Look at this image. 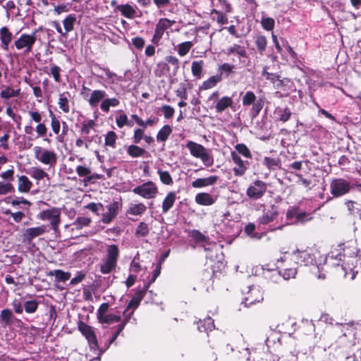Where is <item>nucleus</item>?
<instances>
[{
  "mask_svg": "<svg viewBox=\"0 0 361 361\" xmlns=\"http://www.w3.org/2000/svg\"><path fill=\"white\" fill-rule=\"evenodd\" d=\"M341 269L343 276L347 278L348 276L350 280H353L358 271L355 269V263H359L361 268V250H359L355 244L345 246L343 248V259H342Z\"/></svg>",
  "mask_w": 361,
  "mask_h": 361,
  "instance_id": "f257e3e1",
  "label": "nucleus"
},
{
  "mask_svg": "<svg viewBox=\"0 0 361 361\" xmlns=\"http://www.w3.org/2000/svg\"><path fill=\"white\" fill-rule=\"evenodd\" d=\"M288 260H293L295 264H302L303 263L305 265H308L316 263L314 252L310 248L302 250L296 249L292 251L291 253L285 252L283 256L277 260V262H286ZM293 267H296L295 265Z\"/></svg>",
  "mask_w": 361,
  "mask_h": 361,
  "instance_id": "f03ea898",
  "label": "nucleus"
},
{
  "mask_svg": "<svg viewBox=\"0 0 361 361\" xmlns=\"http://www.w3.org/2000/svg\"><path fill=\"white\" fill-rule=\"evenodd\" d=\"M119 256V249L116 245H108L106 248V254L99 265L100 271L107 274L113 271L116 266Z\"/></svg>",
  "mask_w": 361,
  "mask_h": 361,
  "instance_id": "7ed1b4c3",
  "label": "nucleus"
},
{
  "mask_svg": "<svg viewBox=\"0 0 361 361\" xmlns=\"http://www.w3.org/2000/svg\"><path fill=\"white\" fill-rule=\"evenodd\" d=\"M277 267L278 269H283V271L262 267V269L264 278L272 283H279L281 279V276L286 280L295 278L297 273V267H291L290 268H283L279 265Z\"/></svg>",
  "mask_w": 361,
  "mask_h": 361,
  "instance_id": "20e7f679",
  "label": "nucleus"
},
{
  "mask_svg": "<svg viewBox=\"0 0 361 361\" xmlns=\"http://www.w3.org/2000/svg\"><path fill=\"white\" fill-rule=\"evenodd\" d=\"M286 219L287 222L286 224L281 223L276 226L269 225V228H267V232H274L277 230L281 231L287 224H303L307 221L311 220L312 216L310 214L300 212L295 208H292L287 211Z\"/></svg>",
  "mask_w": 361,
  "mask_h": 361,
  "instance_id": "39448f33",
  "label": "nucleus"
},
{
  "mask_svg": "<svg viewBox=\"0 0 361 361\" xmlns=\"http://www.w3.org/2000/svg\"><path fill=\"white\" fill-rule=\"evenodd\" d=\"M185 146L189 149L190 154L195 158L200 159L206 166L213 165L214 157L210 149L193 141H188Z\"/></svg>",
  "mask_w": 361,
  "mask_h": 361,
  "instance_id": "423d86ee",
  "label": "nucleus"
},
{
  "mask_svg": "<svg viewBox=\"0 0 361 361\" xmlns=\"http://www.w3.org/2000/svg\"><path fill=\"white\" fill-rule=\"evenodd\" d=\"M34 157L41 164L54 167L58 161V155L54 149L44 148L41 146H35L33 148Z\"/></svg>",
  "mask_w": 361,
  "mask_h": 361,
  "instance_id": "0eeeda50",
  "label": "nucleus"
},
{
  "mask_svg": "<svg viewBox=\"0 0 361 361\" xmlns=\"http://www.w3.org/2000/svg\"><path fill=\"white\" fill-rule=\"evenodd\" d=\"M36 41V31L31 34L24 33L14 41L13 47L18 51H23L24 54H28L32 51Z\"/></svg>",
  "mask_w": 361,
  "mask_h": 361,
  "instance_id": "6e6552de",
  "label": "nucleus"
},
{
  "mask_svg": "<svg viewBox=\"0 0 361 361\" xmlns=\"http://www.w3.org/2000/svg\"><path fill=\"white\" fill-rule=\"evenodd\" d=\"M61 209L51 207L39 212L37 217L42 221H49L51 228L56 232L61 223Z\"/></svg>",
  "mask_w": 361,
  "mask_h": 361,
  "instance_id": "1a4fd4ad",
  "label": "nucleus"
},
{
  "mask_svg": "<svg viewBox=\"0 0 361 361\" xmlns=\"http://www.w3.org/2000/svg\"><path fill=\"white\" fill-rule=\"evenodd\" d=\"M279 214V209L276 205H266L263 207L262 215L257 219V223L259 226L270 224L278 219Z\"/></svg>",
  "mask_w": 361,
  "mask_h": 361,
  "instance_id": "9d476101",
  "label": "nucleus"
},
{
  "mask_svg": "<svg viewBox=\"0 0 361 361\" xmlns=\"http://www.w3.org/2000/svg\"><path fill=\"white\" fill-rule=\"evenodd\" d=\"M133 192L145 199H152L158 193V188L154 183L147 181L133 188Z\"/></svg>",
  "mask_w": 361,
  "mask_h": 361,
  "instance_id": "9b49d317",
  "label": "nucleus"
},
{
  "mask_svg": "<svg viewBox=\"0 0 361 361\" xmlns=\"http://www.w3.org/2000/svg\"><path fill=\"white\" fill-rule=\"evenodd\" d=\"M350 183L343 178H336L330 185L331 192L334 197H341L347 194L351 189Z\"/></svg>",
  "mask_w": 361,
  "mask_h": 361,
  "instance_id": "f8f14e48",
  "label": "nucleus"
},
{
  "mask_svg": "<svg viewBox=\"0 0 361 361\" xmlns=\"http://www.w3.org/2000/svg\"><path fill=\"white\" fill-rule=\"evenodd\" d=\"M267 185L262 180H255L247 189L246 195L252 200L260 199L266 192Z\"/></svg>",
  "mask_w": 361,
  "mask_h": 361,
  "instance_id": "ddd939ff",
  "label": "nucleus"
},
{
  "mask_svg": "<svg viewBox=\"0 0 361 361\" xmlns=\"http://www.w3.org/2000/svg\"><path fill=\"white\" fill-rule=\"evenodd\" d=\"M175 23V20H171L168 18L159 19L156 25L152 42L155 44H158L160 39L162 38L164 32L167 29L170 28Z\"/></svg>",
  "mask_w": 361,
  "mask_h": 361,
  "instance_id": "4468645a",
  "label": "nucleus"
},
{
  "mask_svg": "<svg viewBox=\"0 0 361 361\" xmlns=\"http://www.w3.org/2000/svg\"><path fill=\"white\" fill-rule=\"evenodd\" d=\"M78 327L81 334L86 338L90 347L93 350H96L98 347V343L94 329L81 321L78 322Z\"/></svg>",
  "mask_w": 361,
  "mask_h": 361,
  "instance_id": "2eb2a0df",
  "label": "nucleus"
},
{
  "mask_svg": "<svg viewBox=\"0 0 361 361\" xmlns=\"http://www.w3.org/2000/svg\"><path fill=\"white\" fill-rule=\"evenodd\" d=\"M263 300V293L259 286H252L249 287L247 292L244 298L245 306H250Z\"/></svg>",
  "mask_w": 361,
  "mask_h": 361,
  "instance_id": "dca6fc26",
  "label": "nucleus"
},
{
  "mask_svg": "<svg viewBox=\"0 0 361 361\" xmlns=\"http://www.w3.org/2000/svg\"><path fill=\"white\" fill-rule=\"evenodd\" d=\"M120 209V204L118 202H111L106 206L104 209L103 207V214L102 221L104 224L111 223L113 219L117 216Z\"/></svg>",
  "mask_w": 361,
  "mask_h": 361,
  "instance_id": "f3484780",
  "label": "nucleus"
},
{
  "mask_svg": "<svg viewBox=\"0 0 361 361\" xmlns=\"http://www.w3.org/2000/svg\"><path fill=\"white\" fill-rule=\"evenodd\" d=\"M231 157L235 164L233 169L234 174L237 176H243L247 169V161H244L235 152H231Z\"/></svg>",
  "mask_w": 361,
  "mask_h": 361,
  "instance_id": "a211bd4d",
  "label": "nucleus"
},
{
  "mask_svg": "<svg viewBox=\"0 0 361 361\" xmlns=\"http://www.w3.org/2000/svg\"><path fill=\"white\" fill-rule=\"evenodd\" d=\"M45 232L46 226L44 225L27 228L23 235V242L30 243L33 238L43 235Z\"/></svg>",
  "mask_w": 361,
  "mask_h": 361,
  "instance_id": "6ab92c4d",
  "label": "nucleus"
},
{
  "mask_svg": "<svg viewBox=\"0 0 361 361\" xmlns=\"http://www.w3.org/2000/svg\"><path fill=\"white\" fill-rule=\"evenodd\" d=\"M224 53L228 56H236L240 60L241 58H247V53L246 49L243 46L234 44L226 48Z\"/></svg>",
  "mask_w": 361,
  "mask_h": 361,
  "instance_id": "aec40b11",
  "label": "nucleus"
},
{
  "mask_svg": "<svg viewBox=\"0 0 361 361\" xmlns=\"http://www.w3.org/2000/svg\"><path fill=\"white\" fill-rule=\"evenodd\" d=\"M218 180L219 177L217 176H210L207 178H197L192 182L191 185L194 188H202L214 185Z\"/></svg>",
  "mask_w": 361,
  "mask_h": 361,
  "instance_id": "412c9836",
  "label": "nucleus"
},
{
  "mask_svg": "<svg viewBox=\"0 0 361 361\" xmlns=\"http://www.w3.org/2000/svg\"><path fill=\"white\" fill-rule=\"evenodd\" d=\"M106 96L104 90H95L92 91L89 99H87L90 106L94 107L98 105L100 102H102Z\"/></svg>",
  "mask_w": 361,
  "mask_h": 361,
  "instance_id": "4be33fe9",
  "label": "nucleus"
},
{
  "mask_svg": "<svg viewBox=\"0 0 361 361\" xmlns=\"http://www.w3.org/2000/svg\"><path fill=\"white\" fill-rule=\"evenodd\" d=\"M13 39V34L9 29L4 26L0 28V40L1 44V48L4 50H8L9 44L11 42Z\"/></svg>",
  "mask_w": 361,
  "mask_h": 361,
  "instance_id": "5701e85b",
  "label": "nucleus"
},
{
  "mask_svg": "<svg viewBox=\"0 0 361 361\" xmlns=\"http://www.w3.org/2000/svg\"><path fill=\"white\" fill-rule=\"evenodd\" d=\"M195 200L200 205L210 206L216 202V198L207 192H200L196 195Z\"/></svg>",
  "mask_w": 361,
  "mask_h": 361,
  "instance_id": "b1692460",
  "label": "nucleus"
},
{
  "mask_svg": "<svg viewBox=\"0 0 361 361\" xmlns=\"http://www.w3.org/2000/svg\"><path fill=\"white\" fill-rule=\"evenodd\" d=\"M117 11L126 18L132 19L136 16V6H133L130 4H121L116 6Z\"/></svg>",
  "mask_w": 361,
  "mask_h": 361,
  "instance_id": "393cba45",
  "label": "nucleus"
},
{
  "mask_svg": "<svg viewBox=\"0 0 361 361\" xmlns=\"http://www.w3.org/2000/svg\"><path fill=\"white\" fill-rule=\"evenodd\" d=\"M233 104V99L230 97L224 96L217 100L215 105L216 111L217 113H221L227 108L232 106Z\"/></svg>",
  "mask_w": 361,
  "mask_h": 361,
  "instance_id": "a878e982",
  "label": "nucleus"
},
{
  "mask_svg": "<svg viewBox=\"0 0 361 361\" xmlns=\"http://www.w3.org/2000/svg\"><path fill=\"white\" fill-rule=\"evenodd\" d=\"M176 194L175 192H169L162 202V212L167 213L173 206L176 200Z\"/></svg>",
  "mask_w": 361,
  "mask_h": 361,
  "instance_id": "bb28decb",
  "label": "nucleus"
},
{
  "mask_svg": "<svg viewBox=\"0 0 361 361\" xmlns=\"http://www.w3.org/2000/svg\"><path fill=\"white\" fill-rule=\"evenodd\" d=\"M18 190L20 192L26 193L28 192L32 185V182L26 176H20L18 179Z\"/></svg>",
  "mask_w": 361,
  "mask_h": 361,
  "instance_id": "cd10ccee",
  "label": "nucleus"
},
{
  "mask_svg": "<svg viewBox=\"0 0 361 361\" xmlns=\"http://www.w3.org/2000/svg\"><path fill=\"white\" fill-rule=\"evenodd\" d=\"M145 289L142 291L138 292L128 302L126 310L124 311V313L128 310L132 309L131 314L133 313L134 310L139 306L140 301L143 298L145 292Z\"/></svg>",
  "mask_w": 361,
  "mask_h": 361,
  "instance_id": "c85d7f7f",
  "label": "nucleus"
},
{
  "mask_svg": "<svg viewBox=\"0 0 361 361\" xmlns=\"http://www.w3.org/2000/svg\"><path fill=\"white\" fill-rule=\"evenodd\" d=\"M120 104L119 100L116 98H104L100 104V109L102 111L108 113L110 110V107H116Z\"/></svg>",
  "mask_w": 361,
  "mask_h": 361,
  "instance_id": "c756f323",
  "label": "nucleus"
},
{
  "mask_svg": "<svg viewBox=\"0 0 361 361\" xmlns=\"http://www.w3.org/2000/svg\"><path fill=\"white\" fill-rule=\"evenodd\" d=\"M147 209V207L143 203H130L129 204L127 213L130 215H142Z\"/></svg>",
  "mask_w": 361,
  "mask_h": 361,
  "instance_id": "7c9ffc66",
  "label": "nucleus"
},
{
  "mask_svg": "<svg viewBox=\"0 0 361 361\" xmlns=\"http://www.w3.org/2000/svg\"><path fill=\"white\" fill-rule=\"evenodd\" d=\"M28 173L36 180H41L45 178L49 179V174L39 167H31Z\"/></svg>",
  "mask_w": 361,
  "mask_h": 361,
  "instance_id": "2f4dec72",
  "label": "nucleus"
},
{
  "mask_svg": "<svg viewBox=\"0 0 361 361\" xmlns=\"http://www.w3.org/2000/svg\"><path fill=\"white\" fill-rule=\"evenodd\" d=\"M221 80V75H216L209 77L207 80H204L200 89L209 90L215 87Z\"/></svg>",
  "mask_w": 361,
  "mask_h": 361,
  "instance_id": "473e14b6",
  "label": "nucleus"
},
{
  "mask_svg": "<svg viewBox=\"0 0 361 361\" xmlns=\"http://www.w3.org/2000/svg\"><path fill=\"white\" fill-rule=\"evenodd\" d=\"M48 276H55L57 281L66 282L71 278L69 272H65L61 269L50 271Z\"/></svg>",
  "mask_w": 361,
  "mask_h": 361,
  "instance_id": "72a5a7b5",
  "label": "nucleus"
},
{
  "mask_svg": "<svg viewBox=\"0 0 361 361\" xmlns=\"http://www.w3.org/2000/svg\"><path fill=\"white\" fill-rule=\"evenodd\" d=\"M275 114L278 120L282 122H286L289 120L291 116V111L289 108H281L278 107L275 110Z\"/></svg>",
  "mask_w": 361,
  "mask_h": 361,
  "instance_id": "f704fd0d",
  "label": "nucleus"
},
{
  "mask_svg": "<svg viewBox=\"0 0 361 361\" xmlns=\"http://www.w3.org/2000/svg\"><path fill=\"white\" fill-rule=\"evenodd\" d=\"M76 20V16L75 14H70L68 15L63 20V25L65 30L66 35L74 29V24Z\"/></svg>",
  "mask_w": 361,
  "mask_h": 361,
  "instance_id": "c9c22d12",
  "label": "nucleus"
},
{
  "mask_svg": "<svg viewBox=\"0 0 361 361\" xmlns=\"http://www.w3.org/2000/svg\"><path fill=\"white\" fill-rule=\"evenodd\" d=\"M263 164L269 170H276L281 168V160L279 158H271L265 157L264 158Z\"/></svg>",
  "mask_w": 361,
  "mask_h": 361,
  "instance_id": "e433bc0d",
  "label": "nucleus"
},
{
  "mask_svg": "<svg viewBox=\"0 0 361 361\" xmlns=\"http://www.w3.org/2000/svg\"><path fill=\"white\" fill-rule=\"evenodd\" d=\"M172 133V128L169 125L164 126L157 135V140L159 142H165Z\"/></svg>",
  "mask_w": 361,
  "mask_h": 361,
  "instance_id": "4c0bfd02",
  "label": "nucleus"
},
{
  "mask_svg": "<svg viewBox=\"0 0 361 361\" xmlns=\"http://www.w3.org/2000/svg\"><path fill=\"white\" fill-rule=\"evenodd\" d=\"M197 328L200 331H210L214 329V321L208 317L203 321H200Z\"/></svg>",
  "mask_w": 361,
  "mask_h": 361,
  "instance_id": "58836bf2",
  "label": "nucleus"
},
{
  "mask_svg": "<svg viewBox=\"0 0 361 361\" xmlns=\"http://www.w3.org/2000/svg\"><path fill=\"white\" fill-rule=\"evenodd\" d=\"M121 319V317L120 315L108 313L107 314H105L104 316L99 318L98 322L100 324H111L120 322Z\"/></svg>",
  "mask_w": 361,
  "mask_h": 361,
  "instance_id": "ea45409f",
  "label": "nucleus"
},
{
  "mask_svg": "<svg viewBox=\"0 0 361 361\" xmlns=\"http://www.w3.org/2000/svg\"><path fill=\"white\" fill-rule=\"evenodd\" d=\"M204 66V61H195L192 63L191 71L192 75L198 79H200L202 77V72Z\"/></svg>",
  "mask_w": 361,
  "mask_h": 361,
  "instance_id": "a19ab883",
  "label": "nucleus"
},
{
  "mask_svg": "<svg viewBox=\"0 0 361 361\" xmlns=\"http://www.w3.org/2000/svg\"><path fill=\"white\" fill-rule=\"evenodd\" d=\"M127 152L131 157L137 158L142 157L146 151L137 145H132L128 147Z\"/></svg>",
  "mask_w": 361,
  "mask_h": 361,
  "instance_id": "79ce46f5",
  "label": "nucleus"
},
{
  "mask_svg": "<svg viewBox=\"0 0 361 361\" xmlns=\"http://www.w3.org/2000/svg\"><path fill=\"white\" fill-rule=\"evenodd\" d=\"M58 105L63 113L67 114L70 111L69 101L66 93H62L59 95Z\"/></svg>",
  "mask_w": 361,
  "mask_h": 361,
  "instance_id": "37998d69",
  "label": "nucleus"
},
{
  "mask_svg": "<svg viewBox=\"0 0 361 361\" xmlns=\"http://www.w3.org/2000/svg\"><path fill=\"white\" fill-rule=\"evenodd\" d=\"M193 46V43L190 41L184 42L178 45L177 51L180 56H184L188 54Z\"/></svg>",
  "mask_w": 361,
  "mask_h": 361,
  "instance_id": "c03bdc74",
  "label": "nucleus"
},
{
  "mask_svg": "<svg viewBox=\"0 0 361 361\" xmlns=\"http://www.w3.org/2000/svg\"><path fill=\"white\" fill-rule=\"evenodd\" d=\"M20 90H14L10 87H7L1 92V97L3 99H10L11 97H18L20 94Z\"/></svg>",
  "mask_w": 361,
  "mask_h": 361,
  "instance_id": "a18cd8bd",
  "label": "nucleus"
},
{
  "mask_svg": "<svg viewBox=\"0 0 361 361\" xmlns=\"http://www.w3.org/2000/svg\"><path fill=\"white\" fill-rule=\"evenodd\" d=\"M157 173L159 176L161 182L166 185H172L173 181L171 174L167 171L159 169Z\"/></svg>",
  "mask_w": 361,
  "mask_h": 361,
  "instance_id": "49530a36",
  "label": "nucleus"
},
{
  "mask_svg": "<svg viewBox=\"0 0 361 361\" xmlns=\"http://www.w3.org/2000/svg\"><path fill=\"white\" fill-rule=\"evenodd\" d=\"M118 113V115H117L116 117V123L117 126L120 128H122L125 126H130L131 124L128 121L127 115L121 111H120Z\"/></svg>",
  "mask_w": 361,
  "mask_h": 361,
  "instance_id": "de8ad7c7",
  "label": "nucleus"
},
{
  "mask_svg": "<svg viewBox=\"0 0 361 361\" xmlns=\"http://www.w3.org/2000/svg\"><path fill=\"white\" fill-rule=\"evenodd\" d=\"M117 139V135L114 131H109L105 135V145L106 147H111L112 149L116 148V142Z\"/></svg>",
  "mask_w": 361,
  "mask_h": 361,
  "instance_id": "09e8293b",
  "label": "nucleus"
},
{
  "mask_svg": "<svg viewBox=\"0 0 361 361\" xmlns=\"http://www.w3.org/2000/svg\"><path fill=\"white\" fill-rule=\"evenodd\" d=\"M169 71V66L166 62H159L157 65V69L154 71V73L157 77H161L166 74Z\"/></svg>",
  "mask_w": 361,
  "mask_h": 361,
  "instance_id": "8fccbe9b",
  "label": "nucleus"
},
{
  "mask_svg": "<svg viewBox=\"0 0 361 361\" xmlns=\"http://www.w3.org/2000/svg\"><path fill=\"white\" fill-rule=\"evenodd\" d=\"M91 219L86 216L78 217L73 223V226L76 229H81L85 226H89Z\"/></svg>",
  "mask_w": 361,
  "mask_h": 361,
  "instance_id": "3c124183",
  "label": "nucleus"
},
{
  "mask_svg": "<svg viewBox=\"0 0 361 361\" xmlns=\"http://www.w3.org/2000/svg\"><path fill=\"white\" fill-rule=\"evenodd\" d=\"M261 25L265 30L271 31L274 28L275 20L272 18L262 17L261 20Z\"/></svg>",
  "mask_w": 361,
  "mask_h": 361,
  "instance_id": "603ef678",
  "label": "nucleus"
},
{
  "mask_svg": "<svg viewBox=\"0 0 361 361\" xmlns=\"http://www.w3.org/2000/svg\"><path fill=\"white\" fill-rule=\"evenodd\" d=\"M255 44L257 48V50L260 53H263L267 45V38L263 35H259L256 37Z\"/></svg>",
  "mask_w": 361,
  "mask_h": 361,
  "instance_id": "864d4df0",
  "label": "nucleus"
},
{
  "mask_svg": "<svg viewBox=\"0 0 361 361\" xmlns=\"http://www.w3.org/2000/svg\"><path fill=\"white\" fill-rule=\"evenodd\" d=\"M235 149L237 150V152L240 154L242 156H243L245 158L250 159L252 157V154L250 150L248 149V147L243 143L237 144L235 146Z\"/></svg>",
  "mask_w": 361,
  "mask_h": 361,
  "instance_id": "5fc2aeb1",
  "label": "nucleus"
},
{
  "mask_svg": "<svg viewBox=\"0 0 361 361\" xmlns=\"http://www.w3.org/2000/svg\"><path fill=\"white\" fill-rule=\"evenodd\" d=\"M148 225L144 222H140L137 226L135 231V235L137 237H145L149 233Z\"/></svg>",
  "mask_w": 361,
  "mask_h": 361,
  "instance_id": "6e6d98bb",
  "label": "nucleus"
},
{
  "mask_svg": "<svg viewBox=\"0 0 361 361\" xmlns=\"http://www.w3.org/2000/svg\"><path fill=\"white\" fill-rule=\"evenodd\" d=\"M1 319L6 324L9 325L11 323L12 318L13 317V313L11 310L4 309L1 312Z\"/></svg>",
  "mask_w": 361,
  "mask_h": 361,
  "instance_id": "4d7b16f0",
  "label": "nucleus"
},
{
  "mask_svg": "<svg viewBox=\"0 0 361 361\" xmlns=\"http://www.w3.org/2000/svg\"><path fill=\"white\" fill-rule=\"evenodd\" d=\"M14 190V187L11 183L0 182V195L12 193Z\"/></svg>",
  "mask_w": 361,
  "mask_h": 361,
  "instance_id": "13d9d810",
  "label": "nucleus"
},
{
  "mask_svg": "<svg viewBox=\"0 0 361 361\" xmlns=\"http://www.w3.org/2000/svg\"><path fill=\"white\" fill-rule=\"evenodd\" d=\"M50 117H51V129L55 135H59L60 132V122L56 118L55 115L50 111Z\"/></svg>",
  "mask_w": 361,
  "mask_h": 361,
  "instance_id": "bf43d9fd",
  "label": "nucleus"
},
{
  "mask_svg": "<svg viewBox=\"0 0 361 361\" xmlns=\"http://www.w3.org/2000/svg\"><path fill=\"white\" fill-rule=\"evenodd\" d=\"M14 169L13 166H11V169L7 171L1 173L0 174V177L6 180V183H11L14 180Z\"/></svg>",
  "mask_w": 361,
  "mask_h": 361,
  "instance_id": "052dcab7",
  "label": "nucleus"
},
{
  "mask_svg": "<svg viewBox=\"0 0 361 361\" xmlns=\"http://www.w3.org/2000/svg\"><path fill=\"white\" fill-rule=\"evenodd\" d=\"M255 99L256 96L255 94L251 91H248L243 96L242 102L244 106H249L253 104L255 102Z\"/></svg>",
  "mask_w": 361,
  "mask_h": 361,
  "instance_id": "680f3d73",
  "label": "nucleus"
},
{
  "mask_svg": "<svg viewBox=\"0 0 361 361\" xmlns=\"http://www.w3.org/2000/svg\"><path fill=\"white\" fill-rule=\"evenodd\" d=\"M212 14L214 15L213 19L216 20L219 24L224 25L227 23L226 17L221 12L216 9L212 11Z\"/></svg>",
  "mask_w": 361,
  "mask_h": 361,
  "instance_id": "e2e57ef3",
  "label": "nucleus"
},
{
  "mask_svg": "<svg viewBox=\"0 0 361 361\" xmlns=\"http://www.w3.org/2000/svg\"><path fill=\"white\" fill-rule=\"evenodd\" d=\"M25 310L27 313H34L38 307V303L35 300L26 301L25 303Z\"/></svg>",
  "mask_w": 361,
  "mask_h": 361,
  "instance_id": "0e129e2a",
  "label": "nucleus"
},
{
  "mask_svg": "<svg viewBox=\"0 0 361 361\" xmlns=\"http://www.w3.org/2000/svg\"><path fill=\"white\" fill-rule=\"evenodd\" d=\"M61 68L56 65H53L50 68V73L53 76L54 80L57 82L61 81Z\"/></svg>",
  "mask_w": 361,
  "mask_h": 361,
  "instance_id": "69168bd1",
  "label": "nucleus"
},
{
  "mask_svg": "<svg viewBox=\"0 0 361 361\" xmlns=\"http://www.w3.org/2000/svg\"><path fill=\"white\" fill-rule=\"evenodd\" d=\"M234 68V65L228 63H224L219 68V71L221 72L220 75L224 73L227 76H228L231 73H233Z\"/></svg>",
  "mask_w": 361,
  "mask_h": 361,
  "instance_id": "338daca9",
  "label": "nucleus"
},
{
  "mask_svg": "<svg viewBox=\"0 0 361 361\" xmlns=\"http://www.w3.org/2000/svg\"><path fill=\"white\" fill-rule=\"evenodd\" d=\"M78 175L80 177L88 176L91 174V169L90 167L85 166H78L75 169Z\"/></svg>",
  "mask_w": 361,
  "mask_h": 361,
  "instance_id": "774afa93",
  "label": "nucleus"
}]
</instances>
